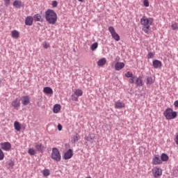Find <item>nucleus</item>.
<instances>
[{"mask_svg": "<svg viewBox=\"0 0 178 178\" xmlns=\"http://www.w3.org/2000/svg\"><path fill=\"white\" fill-rule=\"evenodd\" d=\"M44 17L49 24H56L58 21V15L54 10L48 9L46 10Z\"/></svg>", "mask_w": 178, "mask_h": 178, "instance_id": "nucleus-1", "label": "nucleus"}, {"mask_svg": "<svg viewBox=\"0 0 178 178\" xmlns=\"http://www.w3.org/2000/svg\"><path fill=\"white\" fill-rule=\"evenodd\" d=\"M152 23H154V18L152 17H143L140 19V24L143 26L142 30L145 34H149V29L152 26Z\"/></svg>", "mask_w": 178, "mask_h": 178, "instance_id": "nucleus-2", "label": "nucleus"}, {"mask_svg": "<svg viewBox=\"0 0 178 178\" xmlns=\"http://www.w3.org/2000/svg\"><path fill=\"white\" fill-rule=\"evenodd\" d=\"M163 115L167 120H172L177 118V112L173 111V109L171 108H166Z\"/></svg>", "mask_w": 178, "mask_h": 178, "instance_id": "nucleus-3", "label": "nucleus"}, {"mask_svg": "<svg viewBox=\"0 0 178 178\" xmlns=\"http://www.w3.org/2000/svg\"><path fill=\"white\" fill-rule=\"evenodd\" d=\"M51 158L54 161H56V162H60V160L62 159V156H60V152H59V149H58V148L54 147L52 149Z\"/></svg>", "mask_w": 178, "mask_h": 178, "instance_id": "nucleus-4", "label": "nucleus"}, {"mask_svg": "<svg viewBox=\"0 0 178 178\" xmlns=\"http://www.w3.org/2000/svg\"><path fill=\"white\" fill-rule=\"evenodd\" d=\"M108 31L111 34L112 38H113V40L115 41H120V36L119 34H118V33H116V31L113 26H109Z\"/></svg>", "mask_w": 178, "mask_h": 178, "instance_id": "nucleus-5", "label": "nucleus"}, {"mask_svg": "<svg viewBox=\"0 0 178 178\" xmlns=\"http://www.w3.org/2000/svg\"><path fill=\"white\" fill-rule=\"evenodd\" d=\"M0 147L3 151H10L12 148V144L9 142H3L0 143Z\"/></svg>", "mask_w": 178, "mask_h": 178, "instance_id": "nucleus-6", "label": "nucleus"}, {"mask_svg": "<svg viewBox=\"0 0 178 178\" xmlns=\"http://www.w3.org/2000/svg\"><path fill=\"white\" fill-rule=\"evenodd\" d=\"M35 148L38 152H41V154H42V152H44V149H45V146L42 143L37 142L35 143Z\"/></svg>", "mask_w": 178, "mask_h": 178, "instance_id": "nucleus-7", "label": "nucleus"}, {"mask_svg": "<svg viewBox=\"0 0 178 178\" xmlns=\"http://www.w3.org/2000/svg\"><path fill=\"white\" fill-rule=\"evenodd\" d=\"M12 106H13L14 109H16V111H19V108H20V100H19V98H16L14 99L11 103Z\"/></svg>", "mask_w": 178, "mask_h": 178, "instance_id": "nucleus-8", "label": "nucleus"}, {"mask_svg": "<svg viewBox=\"0 0 178 178\" xmlns=\"http://www.w3.org/2000/svg\"><path fill=\"white\" fill-rule=\"evenodd\" d=\"M135 84L136 87H143L144 86V82L143 81V76H140L136 77L135 79Z\"/></svg>", "mask_w": 178, "mask_h": 178, "instance_id": "nucleus-9", "label": "nucleus"}, {"mask_svg": "<svg viewBox=\"0 0 178 178\" xmlns=\"http://www.w3.org/2000/svg\"><path fill=\"white\" fill-rule=\"evenodd\" d=\"M13 6L14 8H16V9H20V8H23L24 6V3L19 0H15L13 2Z\"/></svg>", "mask_w": 178, "mask_h": 178, "instance_id": "nucleus-10", "label": "nucleus"}, {"mask_svg": "<svg viewBox=\"0 0 178 178\" xmlns=\"http://www.w3.org/2000/svg\"><path fill=\"white\" fill-rule=\"evenodd\" d=\"M72 156H73V150L72 149H69L64 154V159L65 160L70 159Z\"/></svg>", "mask_w": 178, "mask_h": 178, "instance_id": "nucleus-11", "label": "nucleus"}, {"mask_svg": "<svg viewBox=\"0 0 178 178\" xmlns=\"http://www.w3.org/2000/svg\"><path fill=\"white\" fill-rule=\"evenodd\" d=\"M34 22V18L31 16H28L25 19L26 26H33V22Z\"/></svg>", "mask_w": 178, "mask_h": 178, "instance_id": "nucleus-12", "label": "nucleus"}, {"mask_svg": "<svg viewBox=\"0 0 178 178\" xmlns=\"http://www.w3.org/2000/svg\"><path fill=\"white\" fill-rule=\"evenodd\" d=\"M152 164L153 165H161L162 164V161L159 158V156L154 155V156L152 159Z\"/></svg>", "mask_w": 178, "mask_h": 178, "instance_id": "nucleus-13", "label": "nucleus"}, {"mask_svg": "<svg viewBox=\"0 0 178 178\" xmlns=\"http://www.w3.org/2000/svg\"><path fill=\"white\" fill-rule=\"evenodd\" d=\"M43 92L47 95H54V90L51 87H44L43 88Z\"/></svg>", "mask_w": 178, "mask_h": 178, "instance_id": "nucleus-14", "label": "nucleus"}, {"mask_svg": "<svg viewBox=\"0 0 178 178\" xmlns=\"http://www.w3.org/2000/svg\"><path fill=\"white\" fill-rule=\"evenodd\" d=\"M152 63H153V67H154V69H158L162 67V62L161 60H153Z\"/></svg>", "mask_w": 178, "mask_h": 178, "instance_id": "nucleus-15", "label": "nucleus"}, {"mask_svg": "<svg viewBox=\"0 0 178 178\" xmlns=\"http://www.w3.org/2000/svg\"><path fill=\"white\" fill-rule=\"evenodd\" d=\"M154 83V80L152 79V76H146V85L147 87H150Z\"/></svg>", "mask_w": 178, "mask_h": 178, "instance_id": "nucleus-16", "label": "nucleus"}, {"mask_svg": "<svg viewBox=\"0 0 178 178\" xmlns=\"http://www.w3.org/2000/svg\"><path fill=\"white\" fill-rule=\"evenodd\" d=\"M123 67H124V63L118 62L115 65V69L117 71L122 70V69H123Z\"/></svg>", "mask_w": 178, "mask_h": 178, "instance_id": "nucleus-17", "label": "nucleus"}, {"mask_svg": "<svg viewBox=\"0 0 178 178\" xmlns=\"http://www.w3.org/2000/svg\"><path fill=\"white\" fill-rule=\"evenodd\" d=\"M85 140L86 141H89V143H94V140H95V135L94 134H91L89 136L85 137Z\"/></svg>", "mask_w": 178, "mask_h": 178, "instance_id": "nucleus-18", "label": "nucleus"}, {"mask_svg": "<svg viewBox=\"0 0 178 178\" xmlns=\"http://www.w3.org/2000/svg\"><path fill=\"white\" fill-rule=\"evenodd\" d=\"M115 109H122V108H124V103L120 101H117L115 103Z\"/></svg>", "mask_w": 178, "mask_h": 178, "instance_id": "nucleus-19", "label": "nucleus"}, {"mask_svg": "<svg viewBox=\"0 0 178 178\" xmlns=\"http://www.w3.org/2000/svg\"><path fill=\"white\" fill-rule=\"evenodd\" d=\"M154 177H159V176H162V169L156 168L155 172H153Z\"/></svg>", "mask_w": 178, "mask_h": 178, "instance_id": "nucleus-20", "label": "nucleus"}, {"mask_svg": "<svg viewBox=\"0 0 178 178\" xmlns=\"http://www.w3.org/2000/svg\"><path fill=\"white\" fill-rule=\"evenodd\" d=\"M34 22H43L44 19H42V17L40 14H35L33 17Z\"/></svg>", "mask_w": 178, "mask_h": 178, "instance_id": "nucleus-21", "label": "nucleus"}, {"mask_svg": "<svg viewBox=\"0 0 178 178\" xmlns=\"http://www.w3.org/2000/svg\"><path fill=\"white\" fill-rule=\"evenodd\" d=\"M22 104L24 106L29 105V104H30V97H29V96H24L22 100Z\"/></svg>", "mask_w": 178, "mask_h": 178, "instance_id": "nucleus-22", "label": "nucleus"}, {"mask_svg": "<svg viewBox=\"0 0 178 178\" xmlns=\"http://www.w3.org/2000/svg\"><path fill=\"white\" fill-rule=\"evenodd\" d=\"M161 162H168L169 161V156L168 154L163 153L161 156Z\"/></svg>", "mask_w": 178, "mask_h": 178, "instance_id": "nucleus-23", "label": "nucleus"}, {"mask_svg": "<svg viewBox=\"0 0 178 178\" xmlns=\"http://www.w3.org/2000/svg\"><path fill=\"white\" fill-rule=\"evenodd\" d=\"M60 104H55L53 107V112L54 113H58L60 111Z\"/></svg>", "mask_w": 178, "mask_h": 178, "instance_id": "nucleus-24", "label": "nucleus"}, {"mask_svg": "<svg viewBox=\"0 0 178 178\" xmlns=\"http://www.w3.org/2000/svg\"><path fill=\"white\" fill-rule=\"evenodd\" d=\"M11 35H12L13 38L17 39V38H19L20 33L17 30H14L11 32Z\"/></svg>", "mask_w": 178, "mask_h": 178, "instance_id": "nucleus-25", "label": "nucleus"}, {"mask_svg": "<svg viewBox=\"0 0 178 178\" xmlns=\"http://www.w3.org/2000/svg\"><path fill=\"white\" fill-rule=\"evenodd\" d=\"M106 63V58H103L97 61V66H104Z\"/></svg>", "mask_w": 178, "mask_h": 178, "instance_id": "nucleus-26", "label": "nucleus"}, {"mask_svg": "<svg viewBox=\"0 0 178 178\" xmlns=\"http://www.w3.org/2000/svg\"><path fill=\"white\" fill-rule=\"evenodd\" d=\"M14 128L15 130H17V131H20L22 127L20 125V122L15 121L14 122Z\"/></svg>", "mask_w": 178, "mask_h": 178, "instance_id": "nucleus-27", "label": "nucleus"}, {"mask_svg": "<svg viewBox=\"0 0 178 178\" xmlns=\"http://www.w3.org/2000/svg\"><path fill=\"white\" fill-rule=\"evenodd\" d=\"M13 166H15V162H13L12 160H9L8 161V169H13Z\"/></svg>", "mask_w": 178, "mask_h": 178, "instance_id": "nucleus-28", "label": "nucleus"}, {"mask_svg": "<svg viewBox=\"0 0 178 178\" xmlns=\"http://www.w3.org/2000/svg\"><path fill=\"white\" fill-rule=\"evenodd\" d=\"M42 175L44 177H48L51 175V171L49 169L43 170Z\"/></svg>", "mask_w": 178, "mask_h": 178, "instance_id": "nucleus-29", "label": "nucleus"}, {"mask_svg": "<svg viewBox=\"0 0 178 178\" xmlns=\"http://www.w3.org/2000/svg\"><path fill=\"white\" fill-rule=\"evenodd\" d=\"M74 94L76 97H81V95H83V90L77 89L74 91Z\"/></svg>", "mask_w": 178, "mask_h": 178, "instance_id": "nucleus-30", "label": "nucleus"}, {"mask_svg": "<svg viewBox=\"0 0 178 178\" xmlns=\"http://www.w3.org/2000/svg\"><path fill=\"white\" fill-rule=\"evenodd\" d=\"M97 48H98V42H95L90 46V49H92V51H95Z\"/></svg>", "mask_w": 178, "mask_h": 178, "instance_id": "nucleus-31", "label": "nucleus"}, {"mask_svg": "<svg viewBox=\"0 0 178 178\" xmlns=\"http://www.w3.org/2000/svg\"><path fill=\"white\" fill-rule=\"evenodd\" d=\"M79 141V134H75L72 137V143H77Z\"/></svg>", "mask_w": 178, "mask_h": 178, "instance_id": "nucleus-32", "label": "nucleus"}, {"mask_svg": "<svg viewBox=\"0 0 178 178\" xmlns=\"http://www.w3.org/2000/svg\"><path fill=\"white\" fill-rule=\"evenodd\" d=\"M28 154H29V155L34 156L35 155V150L33 148H29L28 150Z\"/></svg>", "mask_w": 178, "mask_h": 178, "instance_id": "nucleus-33", "label": "nucleus"}, {"mask_svg": "<svg viewBox=\"0 0 178 178\" xmlns=\"http://www.w3.org/2000/svg\"><path fill=\"white\" fill-rule=\"evenodd\" d=\"M4 158H5V154H3L2 149L0 148V161H3Z\"/></svg>", "mask_w": 178, "mask_h": 178, "instance_id": "nucleus-34", "label": "nucleus"}, {"mask_svg": "<svg viewBox=\"0 0 178 178\" xmlns=\"http://www.w3.org/2000/svg\"><path fill=\"white\" fill-rule=\"evenodd\" d=\"M154 56H155V53L149 52L147 54V59H152V58H154Z\"/></svg>", "mask_w": 178, "mask_h": 178, "instance_id": "nucleus-35", "label": "nucleus"}, {"mask_svg": "<svg viewBox=\"0 0 178 178\" xmlns=\"http://www.w3.org/2000/svg\"><path fill=\"white\" fill-rule=\"evenodd\" d=\"M171 29L172 30H177L178 29L177 24V23L172 24Z\"/></svg>", "mask_w": 178, "mask_h": 178, "instance_id": "nucleus-36", "label": "nucleus"}, {"mask_svg": "<svg viewBox=\"0 0 178 178\" xmlns=\"http://www.w3.org/2000/svg\"><path fill=\"white\" fill-rule=\"evenodd\" d=\"M125 77H127L128 79H129L130 77H133V73L130 72H127L125 74Z\"/></svg>", "mask_w": 178, "mask_h": 178, "instance_id": "nucleus-37", "label": "nucleus"}, {"mask_svg": "<svg viewBox=\"0 0 178 178\" xmlns=\"http://www.w3.org/2000/svg\"><path fill=\"white\" fill-rule=\"evenodd\" d=\"M143 4H144V6H145L146 8H148V6H149V1H148V0H144Z\"/></svg>", "mask_w": 178, "mask_h": 178, "instance_id": "nucleus-38", "label": "nucleus"}, {"mask_svg": "<svg viewBox=\"0 0 178 178\" xmlns=\"http://www.w3.org/2000/svg\"><path fill=\"white\" fill-rule=\"evenodd\" d=\"M42 45L45 49H48V48H49V44L47 42H44Z\"/></svg>", "mask_w": 178, "mask_h": 178, "instance_id": "nucleus-39", "label": "nucleus"}, {"mask_svg": "<svg viewBox=\"0 0 178 178\" xmlns=\"http://www.w3.org/2000/svg\"><path fill=\"white\" fill-rule=\"evenodd\" d=\"M136 79H137V76H133L131 79H129V82L131 84H133L134 83V80H136Z\"/></svg>", "mask_w": 178, "mask_h": 178, "instance_id": "nucleus-40", "label": "nucleus"}, {"mask_svg": "<svg viewBox=\"0 0 178 178\" xmlns=\"http://www.w3.org/2000/svg\"><path fill=\"white\" fill-rule=\"evenodd\" d=\"M71 99H72V101H75V102L79 101V98H78L77 97L74 96V95H72V96H71Z\"/></svg>", "mask_w": 178, "mask_h": 178, "instance_id": "nucleus-41", "label": "nucleus"}, {"mask_svg": "<svg viewBox=\"0 0 178 178\" xmlns=\"http://www.w3.org/2000/svg\"><path fill=\"white\" fill-rule=\"evenodd\" d=\"M4 5L5 6H8L10 5V0H4Z\"/></svg>", "mask_w": 178, "mask_h": 178, "instance_id": "nucleus-42", "label": "nucleus"}, {"mask_svg": "<svg viewBox=\"0 0 178 178\" xmlns=\"http://www.w3.org/2000/svg\"><path fill=\"white\" fill-rule=\"evenodd\" d=\"M51 5H52L53 8H56V6H58V1H53Z\"/></svg>", "mask_w": 178, "mask_h": 178, "instance_id": "nucleus-43", "label": "nucleus"}, {"mask_svg": "<svg viewBox=\"0 0 178 178\" xmlns=\"http://www.w3.org/2000/svg\"><path fill=\"white\" fill-rule=\"evenodd\" d=\"M57 127H58V131H62V129H63L62 124H58V126H57Z\"/></svg>", "mask_w": 178, "mask_h": 178, "instance_id": "nucleus-44", "label": "nucleus"}, {"mask_svg": "<svg viewBox=\"0 0 178 178\" xmlns=\"http://www.w3.org/2000/svg\"><path fill=\"white\" fill-rule=\"evenodd\" d=\"M174 106L175 108H178V100H176L175 102H174Z\"/></svg>", "mask_w": 178, "mask_h": 178, "instance_id": "nucleus-45", "label": "nucleus"}, {"mask_svg": "<svg viewBox=\"0 0 178 178\" xmlns=\"http://www.w3.org/2000/svg\"><path fill=\"white\" fill-rule=\"evenodd\" d=\"M175 143H176L177 145H178V134L176 136Z\"/></svg>", "mask_w": 178, "mask_h": 178, "instance_id": "nucleus-46", "label": "nucleus"}, {"mask_svg": "<svg viewBox=\"0 0 178 178\" xmlns=\"http://www.w3.org/2000/svg\"><path fill=\"white\" fill-rule=\"evenodd\" d=\"M79 2H83V0H78Z\"/></svg>", "mask_w": 178, "mask_h": 178, "instance_id": "nucleus-47", "label": "nucleus"}]
</instances>
